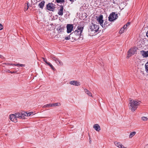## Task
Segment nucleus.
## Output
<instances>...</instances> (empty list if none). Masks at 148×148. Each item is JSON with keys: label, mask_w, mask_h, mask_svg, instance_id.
Masks as SVG:
<instances>
[{"label": "nucleus", "mask_w": 148, "mask_h": 148, "mask_svg": "<svg viewBox=\"0 0 148 148\" xmlns=\"http://www.w3.org/2000/svg\"><path fill=\"white\" fill-rule=\"evenodd\" d=\"M84 29V26H79L77 27V29L71 34V36H72V38L73 40H77L79 39L80 36H81V33Z\"/></svg>", "instance_id": "obj_1"}, {"label": "nucleus", "mask_w": 148, "mask_h": 148, "mask_svg": "<svg viewBox=\"0 0 148 148\" xmlns=\"http://www.w3.org/2000/svg\"><path fill=\"white\" fill-rule=\"evenodd\" d=\"M141 103L140 101L135 100H130L129 104V109L131 110L132 112L134 111L137 108V106Z\"/></svg>", "instance_id": "obj_2"}, {"label": "nucleus", "mask_w": 148, "mask_h": 148, "mask_svg": "<svg viewBox=\"0 0 148 148\" xmlns=\"http://www.w3.org/2000/svg\"><path fill=\"white\" fill-rule=\"evenodd\" d=\"M99 28V25L93 23H91L90 24L88 29V32L90 35L92 36L93 34L97 32Z\"/></svg>", "instance_id": "obj_3"}, {"label": "nucleus", "mask_w": 148, "mask_h": 148, "mask_svg": "<svg viewBox=\"0 0 148 148\" xmlns=\"http://www.w3.org/2000/svg\"><path fill=\"white\" fill-rule=\"evenodd\" d=\"M137 49L136 48H131L128 51V54L127 58H128L130 57L132 55L135 54L136 51Z\"/></svg>", "instance_id": "obj_4"}, {"label": "nucleus", "mask_w": 148, "mask_h": 148, "mask_svg": "<svg viewBox=\"0 0 148 148\" xmlns=\"http://www.w3.org/2000/svg\"><path fill=\"white\" fill-rule=\"evenodd\" d=\"M118 17L117 14H115L114 12L111 13L108 17V20L110 21H112L116 20Z\"/></svg>", "instance_id": "obj_5"}, {"label": "nucleus", "mask_w": 148, "mask_h": 148, "mask_svg": "<svg viewBox=\"0 0 148 148\" xmlns=\"http://www.w3.org/2000/svg\"><path fill=\"white\" fill-rule=\"evenodd\" d=\"M103 16L102 15H101L99 16L98 17H97V21L98 23L100 24L101 26L103 27Z\"/></svg>", "instance_id": "obj_6"}, {"label": "nucleus", "mask_w": 148, "mask_h": 148, "mask_svg": "<svg viewBox=\"0 0 148 148\" xmlns=\"http://www.w3.org/2000/svg\"><path fill=\"white\" fill-rule=\"evenodd\" d=\"M73 25L71 24H68L67 25V33H70L73 30Z\"/></svg>", "instance_id": "obj_7"}, {"label": "nucleus", "mask_w": 148, "mask_h": 148, "mask_svg": "<svg viewBox=\"0 0 148 148\" xmlns=\"http://www.w3.org/2000/svg\"><path fill=\"white\" fill-rule=\"evenodd\" d=\"M14 115L16 117V119L18 118L20 119H24L23 112H22L16 113L14 114Z\"/></svg>", "instance_id": "obj_8"}, {"label": "nucleus", "mask_w": 148, "mask_h": 148, "mask_svg": "<svg viewBox=\"0 0 148 148\" xmlns=\"http://www.w3.org/2000/svg\"><path fill=\"white\" fill-rule=\"evenodd\" d=\"M46 6L47 9H54L55 8V5L52 3H49Z\"/></svg>", "instance_id": "obj_9"}, {"label": "nucleus", "mask_w": 148, "mask_h": 148, "mask_svg": "<svg viewBox=\"0 0 148 148\" xmlns=\"http://www.w3.org/2000/svg\"><path fill=\"white\" fill-rule=\"evenodd\" d=\"M10 119L11 121L14 122L15 123L17 122V119H16L14 114L10 115Z\"/></svg>", "instance_id": "obj_10"}, {"label": "nucleus", "mask_w": 148, "mask_h": 148, "mask_svg": "<svg viewBox=\"0 0 148 148\" xmlns=\"http://www.w3.org/2000/svg\"><path fill=\"white\" fill-rule=\"evenodd\" d=\"M56 1V2L60 3V4H61V5H60V9H63L64 8L63 7V5L64 4L63 3L64 2V0H55Z\"/></svg>", "instance_id": "obj_11"}, {"label": "nucleus", "mask_w": 148, "mask_h": 148, "mask_svg": "<svg viewBox=\"0 0 148 148\" xmlns=\"http://www.w3.org/2000/svg\"><path fill=\"white\" fill-rule=\"evenodd\" d=\"M148 51H145L144 50H142L140 51V53L141 55L143 58H147L148 57Z\"/></svg>", "instance_id": "obj_12"}, {"label": "nucleus", "mask_w": 148, "mask_h": 148, "mask_svg": "<svg viewBox=\"0 0 148 148\" xmlns=\"http://www.w3.org/2000/svg\"><path fill=\"white\" fill-rule=\"evenodd\" d=\"M70 84L75 86H78L80 85V83L77 81H72L70 82Z\"/></svg>", "instance_id": "obj_13"}, {"label": "nucleus", "mask_w": 148, "mask_h": 148, "mask_svg": "<svg viewBox=\"0 0 148 148\" xmlns=\"http://www.w3.org/2000/svg\"><path fill=\"white\" fill-rule=\"evenodd\" d=\"M65 27L63 26L60 25L57 29L58 33H60L63 32L64 29H65Z\"/></svg>", "instance_id": "obj_14"}, {"label": "nucleus", "mask_w": 148, "mask_h": 148, "mask_svg": "<svg viewBox=\"0 0 148 148\" xmlns=\"http://www.w3.org/2000/svg\"><path fill=\"white\" fill-rule=\"evenodd\" d=\"M54 61H55V62L56 63L59 65L62 66L63 65L62 62L60 60L56 58V57L53 60Z\"/></svg>", "instance_id": "obj_15"}, {"label": "nucleus", "mask_w": 148, "mask_h": 148, "mask_svg": "<svg viewBox=\"0 0 148 148\" xmlns=\"http://www.w3.org/2000/svg\"><path fill=\"white\" fill-rule=\"evenodd\" d=\"M54 61H55V62L56 63L59 65L62 66L63 65L62 62L60 60L56 58V57L53 60Z\"/></svg>", "instance_id": "obj_16"}, {"label": "nucleus", "mask_w": 148, "mask_h": 148, "mask_svg": "<svg viewBox=\"0 0 148 148\" xmlns=\"http://www.w3.org/2000/svg\"><path fill=\"white\" fill-rule=\"evenodd\" d=\"M93 128L97 131L99 132L101 130L99 125L98 124H95L93 126Z\"/></svg>", "instance_id": "obj_17"}, {"label": "nucleus", "mask_w": 148, "mask_h": 148, "mask_svg": "<svg viewBox=\"0 0 148 148\" xmlns=\"http://www.w3.org/2000/svg\"><path fill=\"white\" fill-rule=\"evenodd\" d=\"M23 116L24 119H25V116H29L32 115H34L33 112H29L28 113H27L25 112H23Z\"/></svg>", "instance_id": "obj_18"}, {"label": "nucleus", "mask_w": 148, "mask_h": 148, "mask_svg": "<svg viewBox=\"0 0 148 148\" xmlns=\"http://www.w3.org/2000/svg\"><path fill=\"white\" fill-rule=\"evenodd\" d=\"M45 1H42L39 4V6L40 8L41 9H42L44 5Z\"/></svg>", "instance_id": "obj_19"}, {"label": "nucleus", "mask_w": 148, "mask_h": 148, "mask_svg": "<svg viewBox=\"0 0 148 148\" xmlns=\"http://www.w3.org/2000/svg\"><path fill=\"white\" fill-rule=\"evenodd\" d=\"M114 143L116 146H117L119 148H120L121 147H123L122 146L123 145L121 144L120 143L117 142L116 141Z\"/></svg>", "instance_id": "obj_20"}, {"label": "nucleus", "mask_w": 148, "mask_h": 148, "mask_svg": "<svg viewBox=\"0 0 148 148\" xmlns=\"http://www.w3.org/2000/svg\"><path fill=\"white\" fill-rule=\"evenodd\" d=\"M84 90L85 93L87 94L89 96L92 97V93L88 90L85 89H84Z\"/></svg>", "instance_id": "obj_21"}, {"label": "nucleus", "mask_w": 148, "mask_h": 148, "mask_svg": "<svg viewBox=\"0 0 148 148\" xmlns=\"http://www.w3.org/2000/svg\"><path fill=\"white\" fill-rule=\"evenodd\" d=\"M136 134V132H131L129 135V138H131L133 136H134Z\"/></svg>", "instance_id": "obj_22"}, {"label": "nucleus", "mask_w": 148, "mask_h": 148, "mask_svg": "<svg viewBox=\"0 0 148 148\" xmlns=\"http://www.w3.org/2000/svg\"><path fill=\"white\" fill-rule=\"evenodd\" d=\"M60 104V103H53L51 104L52 107H55L56 106H58Z\"/></svg>", "instance_id": "obj_23"}, {"label": "nucleus", "mask_w": 148, "mask_h": 148, "mask_svg": "<svg viewBox=\"0 0 148 148\" xmlns=\"http://www.w3.org/2000/svg\"><path fill=\"white\" fill-rule=\"evenodd\" d=\"M145 71L146 72L148 73V62L146 63L145 65Z\"/></svg>", "instance_id": "obj_24"}, {"label": "nucleus", "mask_w": 148, "mask_h": 148, "mask_svg": "<svg viewBox=\"0 0 148 148\" xmlns=\"http://www.w3.org/2000/svg\"><path fill=\"white\" fill-rule=\"evenodd\" d=\"M52 106L51 105V103L45 105L43 106V108H46V107H51Z\"/></svg>", "instance_id": "obj_25"}, {"label": "nucleus", "mask_w": 148, "mask_h": 148, "mask_svg": "<svg viewBox=\"0 0 148 148\" xmlns=\"http://www.w3.org/2000/svg\"><path fill=\"white\" fill-rule=\"evenodd\" d=\"M71 38H72V36H71V34L68 36L65 37L64 38V39L66 40H68L71 39Z\"/></svg>", "instance_id": "obj_26"}, {"label": "nucleus", "mask_w": 148, "mask_h": 148, "mask_svg": "<svg viewBox=\"0 0 148 148\" xmlns=\"http://www.w3.org/2000/svg\"><path fill=\"white\" fill-rule=\"evenodd\" d=\"M47 65H49L51 68V69L53 70H54L55 69L53 66L49 62L48 63Z\"/></svg>", "instance_id": "obj_27"}, {"label": "nucleus", "mask_w": 148, "mask_h": 148, "mask_svg": "<svg viewBox=\"0 0 148 148\" xmlns=\"http://www.w3.org/2000/svg\"><path fill=\"white\" fill-rule=\"evenodd\" d=\"M63 10H60L58 13V14L60 15H62L63 14Z\"/></svg>", "instance_id": "obj_28"}, {"label": "nucleus", "mask_w": 148, "mask_h": 148, "mask_svg": "<svg viewBox=\"0 0 148 148\" xmlns=\"http://www.w3.org/2000/svg\"><path fill=\"white\" fill-rule=\"evenodd\" d=\"M141 119L145 121H147L148 119V118L147 117L145 116L142 117Z\"/></svg>", "instance_id": "obj_29"}, {"label": "nucleus", "mask_w": 148, "mask_h": 148, "mask_svg": "<svg viewBox=\"0 0 148 148\" xmlns=\"http://www.w3.org/2000/svg\"><path fill=\"white\" fill-rule=\"evenodd\" d=\"M124 30V29H123V27H122L120 30L119 32V33L120 34H121L123 32Z\"/></svg>", "instance_id": "obj_30"}, {"label": "nucleus", "mask_w": 148, "mask_h": 148, "mask_svg": "<svg viewBox=\"0 0 148 148\" xmlns=\"http://www.w3.org/2000/svg\"><path fill=\"white\" fill-rule=\"evenodd\" d=\"M107 22L106 21H105L103 25V27H107L108 25H107Z\"/></svg>", "instance_id": "obj_31"}, {"label": "nucleus", "mask_w": 148, "mask_h": 148, "mask_svg": "<svg viewBox=\"0 0 148 148\" xmlns=\"http://www.w3.org/2000/svg\"><path fill=\"white\" fill-rule=\"evenodd\" d=\"M42 59H43V61L45 62L47 64H48V63L49 62H47V60L45 58H42Z\"/></svg>", "instance_id": "obj_32"}, {"label": "nucleus", "mask_w": 148, "mask_h": 148, "mask_svg": "<svg viewBox=\"0 0 148 148\" xmlns=\"http://www.w3.org/2000/svg\"><path fill=\"white\" fill-rule=\"evenodd\" d=\"M3 64L7 65H13V64L10 63H3Z\"/></svg>", "instance_id": "obj_33"}, {"label": "nucleus", "mask_w": 148, "mask_h": 148, "mask_svg": "<svg viewBox=\"0 0 148 148\" xmlns=\"http://www.w3.org/2000/svg\"><path fill=\"white\" fill-rule=\"evenodd\" d=\"M50 57L53 60H54V59H55V58L56 57H55V56L53 55H51L50 56Z\"/></svg>", "instance_id": "obj_34"}, {"label": "nucleus", "mask_w": 148, "mask_h": 148, "mask_svg": "<svg viewBox=\"0 0 148 148\" xmlns=\"http://www.w3.org/2000/svg\"><path fill=\"white\" fill-rule=\"evenodd\" d=\"M3 28V26L0 23V30L2 29Z\"/></svg>", "instance_id": "obj_35"}, {"label": "nucleus", "mask_w": 148, "mask_h": 148, "mask_svg": "<svg viewBox=\"0 0 148 148\" xmlns=\"http://www.w3.org/2000/svg\"><path fill=\"white\" fill-rule=\"evenodd\" d=\"M130 22H128V23H127L126 24V27H127V26H129V25H130Z\"/></svg>", "instance_id": "obj_36"}, {"label": "nucleus", "mask_w": 148, "mask_h": 148, "mask_svg": "<svg viewBox=\"0 0 148 148\" xmlns=\"http://www.w3.org/2000/svg\"><path fill=\"white\" fill-rule=\"evenodd\" d=\"M19 64V66H20L21 67L24 66H25V65L23 64Z\"/></svg>", "instance_id": "obj_37"}, {"label": "nucleus", "mask_w": 148, "mask_h": 148, "mask_svg": "<svg viewBox=\"0 0 148 148\" xmlns=\"http://www.w3.org/2000/svg\"><path fill=\"white\" fill-rule=\"evenodd\" d=\"M0 58L3 59L4 58V57L2 55H0Z\"/></svg>", "instance_id": "obj_38"}, {"label": "nucleus", "mask_w": 148, "mask_h": 148, "mask_svg": "<svg viewBox=\"0 0 148 148\" xmlns=\"http://www.w3.org/2000/svg\"><path fill=\"white\" fill-rule=\"evenodd\" d=\"M13 65L16 66H18L19 65V64H13Z\"/></svg>", "instance_id": "obj_39"}, {"label": "nucleus", "mask_w": 148, "mask_h": 148, "mask_svg": "<svg viewBox=\"0 0 148 148\" xmlns=\"http://www.w3.org/2000/svg\"><path fill=\"white\" fill-rule=\"evenodd\" d=\"M126 27H126V25H124V26H123V29H125L126 28Z\"/></svg>", "instance_id": "obj_40"}, {"label": "nucleus", "mask_w": 148, "mask_h": 148, "mask_svg": "<svg viewBox=\"0 0 148 148\" xmlns=\"http://www.w3.org/2000/svg\"><path fill=\"white\" fill-rule=\"evenodd\" d=\"M146 36L148 38V31L146 33Z\"/></svg>", "instance_id": "obj_41"}, {"label": "nucleus", "mask_w": 148, "mask_h": 148, "mask_svg": "<svg viewBox=\"0 0 148 148\" xmlns=\"http://www.w3.org/2000/svg\"><path fill=\"white\" fill-rule=\"evenodd\" d=\"M7 72H9V73H12V72H11L10 70H8V71H7Z\"/></svg>", "instance_id": "obj_42"}, {"label": "nucleus", "mask_w": 148, "mask_h": 148, "mask_svg": "<svg viewBox=\"0 0 148 148\" xmlns=\"http://www.w3.org/2000/svg\"><path fill=\"white\" fill-rule=\"evenodd\" d=\"M122 146L123 147H121L120 148H126V147H124L123 145Z\"/></svg>", "instance_id": "obj_43"}, {"label": "nucleus", "mask_w": 148, "mask_h": 148, "mask_svg": "<svg viewBox=\"0 0 148 148\" xmlns=\"http://www.w3.org/2000/svg\"><path fill=\"white\" fill-rule=\"evenodd\" d=\"M70 1L73 2L74 1V0H69Z\"/></svg>", "instance_id": "obj_44"}, {"label": "nucleus", "mask_w": 148, "mask_h": 148, "mask_svg": "<svg viewBox=\"0 0 148 148\" xmlns=\"http://www.w3.org/2000/svg\"><path fill=\"white\" fill-rule=\"evenodd\" d=\"M27 9H28V4L27 5Z\"/></svg>", "instance_id": "obj_45"}, {"label": "nucleus", "mask_w": 148, "mask_h": 148, "mask_svg": "<svg viewBox=\"0 0 148 148\" xmlns=\"http://www.w3.org/2000/svg\"><path fill=\"white\" fill-rule=\"evenodd\" d=\"M12 72V73H15L14 71H13V72Z\"/></svg>", "instance_id": "obj_46"}, {"label": "nucleus", "mask_w": 148, "mask_h": 148, "mask_svg": "<svg viewBox=\"0 0 148 148\" xmlns=\"http://www.w3.org/2000/svg\"><path fill=\"white\" fill-rule=\"evenodd\" d=\"M52 10V11H53V10Z\"/></svg>", "instance_id": "obj_47"}]
</instances>
